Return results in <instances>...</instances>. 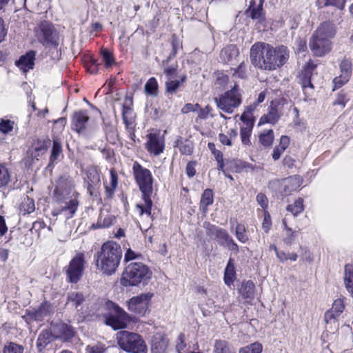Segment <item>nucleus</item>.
<instances>
[{
    "mask_svg": "<svg viewBox=\"0 0 353 353\" xmlns=\"http://www.w3.org/2000/svg\"><path fill=\"white\" fill-rule=\"evenodd\" d=\"M263 1L260 0V3L257 6H255L252 2H250V5L246 10L248 16L250 17L252 19H258L259 21L264 20L263 14Z\"/></svg>",
    "mask_w": 353,
    "mask_h": 353,
    "instance_id": "obj_28",
    "label": "nucleus"
},
{
    "mask_svg": "<svg viewBox=\"0 0 353 353\" xmlns=\"http://www.w3.org/2000/svg\"><path fill=\"white\" fill-rule=\"evenodd\" d=\"M236 277L235 268L234 265V261L232 259H230L227 266L225 269L224 272V281L225 283L230 286L232 283H233Z\"/></svg>",
    "mask_w": 353,
    "mask_h": 353,
    "instance_id": "obj_32",
    "label": "nucleus"
},
{
    "mask_svg": "<svg viewBox=\"0 0 353 353\" xmlns=\"http://www.w3.org/2000/svg\"><path fill=\"white\" fill-rule=\"evenodd\" d=\"M316 68V65L312 62H308L304 67L300 77V83H301L302 88L305 93L307 92V89L313 90L314 86L311 83V77L314 70Z\"/></svg>",
    "mask_w": 353,
    "mask_h": 353,
    "instance_id": "obj_16",
    "label": "nucleus"
},
{
    "mask_svg": "<svg viewBox=\"0 0 353 353\" xmlns=\"http://www.w3.org/2000/svg\"><path fill=\"white\" fill-rule=\"evenodd\" d=\"M115 217L108 213L101 212L97 223V228H108L111 226Z\"/></svg>",
    "mask_w": 353,
    "mask_h": 353,
    "instance_id": "obj_36",
    "label": "nucleus"
},
{
    "mask_svg": "<svg viewBox=\"0 0 353 353\" xmlns=\"http://www.w3.org/2000/svg\"><path fill=\"white\" fill-rule=\"evenodd\" d=\"M14 121L1 119L0 120V132L4 134H9L14 128Z\"/></svg>",
    "mask_w": 353,
    "mask_h": 353,
    "instance_id": "obj_48",
    "label": "nucleus"
},
{
    "mask_svg": "<svg viewBox=\"0 0 353 353\" xmlns=\"http://www.w3.org/2000/svg\"><path fill=\"white\" fill-rule=\"evenodd\" d=\"M251 63L261 70H274L283 66L289 59L287 47L274 48L269 43L256 42L250 50Z\"/></svg>",
    "mask_w": 353,
    "mask_h": 353,
    "instance_id": "obj_1",
    "label": "nucleus"
},
{
    "mask_svg": "<svg viewBox=\"0 0 353 353\" xmlns=\"http://www.w3.org/2000/svg\"><path fill=\"white\" fill-rule=\"evenodd\" d=\"M145 147L150 153L156 156L159 155L165 148L164 139L159 134L150 133L148 135Z\"/></svg>",
    "mask_w": 353,
    "mask_h": 353,
    "instance_id": "obj_14",
    "label": "nucleus"
},
{
    "mask_svg": "<svg viewBox=\"0 0 353 353\" xmlns=\"http://www.w3.org/2000/svg\"><path fill=\"white\" fill-rule=\"evenodd\" d=\"M52 340V334L49 330H43L38 336L37 347L41 352Z\"/></svg>",
    "mask_w": 353,
    "mask_h": 353,
    "instance_id": "obj_31",
    "label": "nucleus"
},
{
    "mask_svg": "<svg viewBox=\"0 0 353 353\" xmlns=\"http://www.w3.org/2000/svg\"><path fill=\"white\" fill-rule=\"evenodd\" d=\"M266 97V90H263L261 92L259 93L258 95V97L252 104H250L246 108V111L243 112L241 116V120L243 121H245V119H248V113H251L252 111H254L256 108V107L261 103H262Z\"/></svg>",
    "mask_w": 353,
    "mask_h": 353,
    "instance_id": "obj_37",
    "label": "nucleus"
},
{
    "mask_svg": "<svg viewBox=\"0 0 353 353\" xmlns=\"http://www.w3.org/2000/svg\"><path fill=\"white\" fill-rule=\"evenodd\" d=\"M177 65H170L164 68L163 72L166 75L167 79L170 80L176 76Z\"/></svg>",
    "mask_w": 353,
    "mask_h": 353,
    "instance_id": "obj_55",
    "label": "nucleus"
},
{
    "mask_svg": "<svg viewBox=\"0 0 353 353\" xmlns=\"http://www.w3.org/2000/svg\"><path fill=\"white\" fill-rule=\"evenodd\" d=\"M57 329L60 334V337L65 341L70 340L74 335V328L66 323H59L57 325Z\"/></svg>",
    "mask_w": 353,
    "mask_h": 353,
    "instance_id": "obj_34",
    "label": "nucleus"
},
{
    "mask_svg": "<svg viewBox=\"0 0 353 353\" xmlns=\"http://www.w3.org/2000/svg\"><path fill=\"white\" fill-rule=\"evenodd\" d=\"M314 33L321 36L323 38H325L330 41V39L333 38L336 34L335 26L332 23L326 21L322 23L314 32Z\"/></svg>",
    "mask_w": 353,
    "mask_h": 353,
    "instance_id": "obj_23",
    "label": "nucleus"
},
{
    "mask_svg": "<svg viewBox=\"0 0 353 353\" xmlns=\"http://www.w3.org/2000/svg\"><path fill=\"white\" fill-rule=\"evenodd\" d=\"M153 294H141L130 299L128 301V310L140 316H145L149 311V305Z\"/></svg>",
    "mask_w": 353,
    "mask_h": 353,
    "instance_id": "obj_10",
    "label": "nucleus"
},
{
    "mask_svg": "<svg viewBox=\"0 0 353 353\" xmlns=\"http://www.w3.org/2000/svg\"><path fill=\"white\" fill-rule=\"evenodd\" d=\"M132 104L131 99L126 98L124 103L122 105V117L123 122L128 130L132 129L133 117H132V109L130 105Z\"/></svg>",
    "mask_w": 353,
    "mask_h": 353,
    "instance_id": "obj_21",
    "label": "nucleus"
},
{
    "mask_svg": "<svg viewBox=\"0 0 353 353\" xmlns=\"http://www.w3.org/2000/svg\"><path fill=\"white\" fill-rule=\"evenodd\" d=\"M144 89L147 94L157 96L158 94V83L156 79L154 77L150 78L146 82Z\"/></svg>",
    "mask_w": 353,
    "mask_h": 353,
    "instance_id": "obj_40",
    "label": "nucleus"
},
{
    "mask_svg": "<svg viewBox=\"0 0 353 353\" xmlns=\"http://www.w3.org/2000/svg\"><path fill=\"white\" fill-rule=\"evenodd\" d=\"M213 353H234L225 341H216Z\"/></svg>",
    "mask_w": 353,
    "mask_h": 353,
    "instance_id": "obj_43",
    "label": "nucleus"
},
{
    "mask_svg": "<svg viewBox=\"0 0 353 353\" xmlns=\"http://www.w3.org/2000/svg\"><path fill=\"white\" fill-rule=\"evenodd\" d=\"M274 141L273 130H269L260 136V141L264 146H270Z\"/></svg>",
    "mask_w": 353,
    "mask_h": 353,
    "instance_id": "obj_49",
    "label": "nucleus"
},
{
    "mask_svg": "<svg viewBox=\"0 0 353 353\" xmlns=\"http://www.w3.org/2000/svg\"><path fill=\"white\" fill-rule=\"evenodd\" d=\"M79 206V201L76 198H73L68 201V202L65 203L64 205L61 206L60 208H58L57 209H54L52 214L54 216H57L59 214H61L63 212H67V217L68 218H72L74 214L76 213V211Z\"/></svg>",
    "mask_w": 353,
    "mask_h": 353,
    "instance_id": "obj_18",
    "label": "nucleus"
},
{
    "mask_svg": "<svg viewBox=\"0 0 353 353\" xmlns=\"http://www.w3.org/2000/svg\"><path fill=\"white\" fill-rule=\"evenodd\" d=\"M152 272L148 267L141 262H132L125 269L121 283L124 286H135L145 283L150 279Z\"/></svg>",
    "mask_w": 353,
    "mask_h": 353,
    "instance_id": "obj_4",
    "label": "nucleus"
},
{
    "mask_svg": "<svg viewBox=\"0 0 353 353\" xmlns=\"http://www.w3.org/2000/svg\"><path fill=\"white\" fill-rule=\"evenodd\" d=\"M85 301V296L81 292H72L68 294V303H70L77 310L82 309V305Z\"/></svg>",
    "mask_w": 353,
    "mask_h": 353,
    "instance_id": "obj_25",
    "label": "nucleus"
},
{
    "mask_svg": "<svg viewBox=\"0 0 353 353\" xmlns=\"http://www.w3.org/2000/svg\"><path fill=\"white\" fill-rule=\"evenodd\" d=\"M168 345V340L160 334L154 335L152 340V353H165Z\"/></svg>",
    "mask_w": 353,
    "mask_h": 353,
    "instance_id": "obj_19",
    "label": "nucleus"
},
{
    "mask_svg": "<svg viewBox=\"0 0 353 353\" xmlns=\"http://www.w3.org/2000/svg\"><path fill=\"white\" fill-rule=\"evenodd\" d=\"M103 61L105 62L107 68L111 66L114 63V60L112 54L107 50H103L101 51Z\"/></svg>",
    "mask_w": 353,
    "mask_h": 353,
    "instance_id": "obj_53",
    "label": "nucleus"
},
{
    "mask_svg": "<svg viewBox=\"0 0 353 353\" xmlns=\"http://www.w3.org/2000/svg\"><path fill=\"white\" fill-rule=\"evenodd\" d=\"M350 78L343 77V74H340L339 77H336L333 80L334 88L333 90L338 89L346 83L349 81Z\"/></svg>",
    "mask_w": 353,
    "mask_h": 353,
    "instance_id": "obj_57",
    "label": "nucleus"
},
{
    "mask_svg": "<svg viewBox=\"0 0 353 353\" xmlns=\"http://www.w3.org/2000/svg\"><path fill=\"white\" fill-rule=\"evenodd\" d=\"M237 137V132L235 130H230L227 134L220 133L219 139L223 145L231 146L232 141Z\"/></svg>",
    "mask_w": 353,
    "mask_h": 353,
    "instance_id": "obj_38",
    "label": "nucleus"
},
{
    "mask_svg": "<svg viewBox=\"0 0 353 353\" xmlns=\"http://www.w3.org/2000/svg\"><path fill=\"white\" fill-rule=\"evenodd\" d=\"M281 116L277 106H270L268 114L261 117L259 124L271 123L275 124Z\"/></svg>",
    "mask_w": 353,
    "mask_h": 353,
    "instance_id": "obj_24",
    "label": "nucleus"
},
{
    "mask_svg": "<svg viewBox=\"0 0 353 353\" xmlns=\"http://www.w3.org/2000/svg\"><path fill=\"white\" fill-rule=\"evenodd\" d=\"M296 232L293 231L292 228H288V231L285 233V237L284 238V242L288 245L292 244L294 239L296 238Z\"/></svg>",
    "mask_w": 353,
    "mask_h": 353,
    "instance_id": "obj_56",
    "label": "nucleus"
},
{
    "mask_svg": "<svg viewBox=\"0 0 353 353\" xmlns=\"http://www.w3.org/2000/svg\"><path fill=\"white\" fill-rule=\"evenodd\" d=\"M239 54V50L234 45H230L224 48L220 53V58L224 63L229 62L236 58Z\"/></svg>",
    "mask_w": 353,
    "mask_h": 353,
    "instance_id": "obj_27",
    "label": "nucleus"
},
{
    "mask_svg": "<svg viewBox=\"0 0 353 353\" xmlns=\"http://www.w3.org/2000/svg\"><path fill=\"white\" fill-rule=\"evenodd\" d=\"M119 347L129 353H146L147 346L142 337L134 332L121 330L117 334Z\"/></svg>",
    "mask_w": 353,
    "mask_h": 353,
    "instance_id": "obj_5",
    "label": "nucleus"
},
{
    "mask_svg": "<svg viewBox=\"0 0 353 353\" xmlns=\"http://www.w3.org/2000/svg\"><path fill=\"white\" fill-rule=\"evenodd\" d=\"M209 150L212 152V153L214 154L216 160L221 159V157H223V154L220 150H218L216 149L215 144L213 143H209L208 145Z\"/></svg>",
    "mask_w": 353,
    "mask_h": 353,
    "instance_id": "obj_63",
    "label": "nucleus"
},
{
    "mask_svg": "<svg viewBox=\"0 0 353 353\" xmlns=\"http://www.w3.org/2000/svg\"><path fill=\"white\" fill-rule=\"evenodd\" d=\"M84 266V256L83 254H78L71 260L66 270L68 279L71 283H77L83 275Z\"/></svg>",
    "mask_w": 353,
    "mask_h": 353,
    "instance_id": "obj_11",
    "label": "nucleus"
},
{
    "mask_svg": "<svg viewBox=\"0 0 353 353\" xmlns=\"http://www.w3.org/2000/svg\"><path fill=\"white\" fill-rule=\"evenodd\" d=\"M62 152V148L61 143L57 140L54 139L53 141V146L51 152V155L50 158V161L51 163L55 161L60 156Z\"/></svg>",
    "mask_w": 353,
    "mask_h": 353,
    "instance_id": "obj_46",
    "label": "nucleus"
},
{
    "mask_svg": "<svg viewBox=\"0 0 353 353\" xmlns=\"http://www.w3.org/2000/svg\"><path fill=\"white\" fill-rule=\"evenodd\" d=\"M121 258V246L115 242L108 241L103 244L98 252L97 266L103 273L112 275L119 268Z\"/></svg>",
    "mask_w": 353,
    "mask_h": 353,
    "instance_id": "obj_3",
    "label": "nucleus"
},
{
    "mask_svg": "<svg viewBox=\"0 0 353 353\" xmlns=\"http://www.w3.org/2000/svg\"><path fill=\"white\" fill-rule=\"evenodd\" d=\"M133 173L136 181L143 194V204H137L136 208L139 215L144 214L152 221L151 210L152 201L150 196L152 193L153 178L150 171L144 168L138 162L135 161L132 166Z\"/></svg>",
    "mask_w": 353,
    "mask_h": 353,
    "instance_id": "obj_2",
    "label": "nucleus"
},
{
    "mask_svg": "<svg viewBox=\"0 0 353 353\" xmlns=\"http://www.w3.org/2000/svg\"><path fill=\"white\" fill-rule=\"evenodd\" d=\"M23 347L21 345L10 342L5 345L3 353H23Z\"/></svg>",
    "mask_w": 353,
    "mask_h": 353,
    "instance_id": "obj_47",
    "label": "nucleus"
},
{
    "mask_svg": "<svg viewBox=\"0 0 353 353\" xmlns=\"http://www.w3.org/2000/svg\"><path fill=\"white\" fill-rule=\"evenodd\" d=\"M309 46L315 56L322 57L331 50L332 43L330 40L314 33L310 38Z\"/></svg>",
    "mask_w": 353,
    "mask_h": 353,
    "instance_id": "obj_12",
    "label": "nucleus"
},
{
    "mask_svg": "<svg viewBox=\"0 0 353 353\" xmlns=\"http://www.w3.org/2000/svg\"><path fill=\"white\" fill-rule=\"evenodd\" d=\"M352 64L351 61L347 59H344L340 63L341 74L343 75V77L350 78L352 75Z\"/></svg>",
    "mask_w": 353,
    "mask_h": 353,
    "instance_id": "obj_42",
    "label": "nucleus"
},
{
    "mask_svg": "<svg viewBox=\"0 0 353 353\" xmlns=\"http://www.w3.org/2000/svg\"><path fill=\"white\" fill-rule=\"evenodd\" d=\"M213 201L214 198L212 190L211 189L205 190L201 195V199L200 201V210L205 214L208 211V207L212 205Z\"/></svg>",
    "mask_w": 353,
    "mask_h": 353,
    "instance_id": "obj_30",
    "label": "nucleus"
},
{
    "mask_svg": "<svg viewBox=\"0 0 353 353\" xmlns=\"http://www.w3.org/2000/svg\"><path fill=\"white\" fill-rule=\"evenodd\" d=\"M74 188V181L70 176L66 175L60 176L56 181L52 191V200L58 204H65L68 199H77L79 194Z\"/></svg>",
    "mask_w": 353,
    "mask_h": 353,
    "instance_id": "obj_6",
    "label": "nucleus"
},
{
    "mask_svg": "<svg viewBox=\"0 0 353 353\" xmlns=\"http://www.w3.org/2000/svg\"><path fill=\"white\" fill-rule=\"evenodd\" d=\"M287 210L291 212L294 216H297L303 211V199L299 198L293 204L287 206Z\"/></svg>",
    "mask_w": 353,
    "mask_h": 353,
    "instance_id": "obj_41",
    "label": "nucleus"
},
{
    "mask_svg": "<svg viewBox=\"0 0 353 353\" xmlns=\"http://www.w3.org/2000/svg\"><path fill=\"white\" fill-rule=\"evenodd\" d=\"M108 305L112 307V313L105 319V323L114 330L125 328L132 321V318L121 307L110 302Z\"/></svg>",
    "mask_w": 353,
    "mask_h": 353,
    "instance_id": "obj_9",
    "label": "nucleus"
},
{
    "mask_svg": "<svg viewBox=\"0 0 353 353\" xmlns=\"http://www.w3.org/2000/svg\"><path fill=\"white\" fill-rule=\"evenodd\" d=\"M254 284L251 281L243 282L239 290L240 294L245 299H252L254 296Z\"/></svg>",
    "mask_w": 353,
    "mask_h": 353,
    "instance_id": "obj_35",
    "label": "nucleus"
},
{
    "mask_svg": "<svg viewBox=\"0 0 353 353\" xmlns=\"http://www.w3.org/2000/svg\"><path fill=\"white\" fill-rule=\"evenodd\" d=\"M86 174L85 183L88 185L87 189L89 194L93 195L94 190L100 185V175L98 170L94 167L88 168Z\"/></svg>",
    "mask_w": 353,
    "mask_h": 353,
    "instance_id": "obj_17",
    "label": "nucleus"
},
{
    "mask_svg": "<svg viewBox=\"0 0 353 353\" xmlns=\"http://www.w3.org/2000/svg\"><path fill=\"white\" fill-rule=\"evenodd\" d=\"M11 175L8 169L0 163V188H6L10 182Z\"/></svg>",
    "mask_w": 353,
    "mask_h": 353,
    "instance_id": "obj_39",
    "label": "nucleus"
},
{
    "mask_svg": "<svg viewBox=\"0 0 353 353\" xmlns=\"http://www.w3.org/2000/svg\"><path fill=\"white\" fill-rule=\"evenodd\" d=\"M35 36L38 41L45 48L57 49L59 43V35L52 23L43 21L35 28Z\"/></svg>",
    "mask_w": 353,
    "mask_h": 353,
    "instance_id": "obj_7",
    "label": "nucleus"
},
{
    "mask_svg": "<svg viewBox=\"0 0 353 353\" xmlns=\"http://www.w3.org/2000/svg\"><path fill=\"white\" fill-rule=\"evenodd\" d=\"M236 239L241 243H245L248 241V236L245 234V227L241 224H237L235 230Z\"/></svg>",
    "mask_w": 353,
    "mask_h": 353,
    "instance_id": "obj_50",
    "label": "nucleus"
},
{
    "mask_svg": "<svg viewBox=\"0 0 353 353\" xmlns=\"http://www.w3.org/2000/svg\"><path fill=\"white\" fill-rule=\"evenodd\" d=\"M232 240V236L228 234L227 230L223 234L220 239L218 240L220 245L226 247V245Z\"/></svg>",
    "mask_w": 353,
    "mask_h": 353,
    "instance_id": "obj_59",
    "label": "nucleus"
},
{
    "mask_svg": "<svg viewBox=\"0 0 353 353\" xmlns=\"http://www.w3.org/2000/svg\"><path fill=\"white\" fill-rule=\"evenodd\" d=\"M199 108H200V105L199 103H196V104L187 103L182 108L181 112L183 114H188L190 112L197 111Z\"/></svg>",
    "mask_w": 353,
    "mask_h": 353,
    "instance_id": "obj_58",
    "label": "nucleus"
},
{
    "mask_svg": "<svg viewBox=\"0 0 353 353\" xmlns=\"http://www.w3.org/2000/svg\"><path fill=\"white\" fill-rule=\"evenodd\" d=\"M35 55L34 51H30L26 54L21 56L16 62V65L23 72H27L33 68Z\"/></svg>",
    "mask_w": 353,
    "mask_h": 353,
    "instance_id": "obj_20",
    "label": "nucleus"
},
{
    "mask_svg": "<svg viewBox=\"0 0 353 353\" xmlns=\"http://www.w3.org/2000/svg\"><path fill=\"white\" fill-rule=\"evenodd\" d=\"M87 350L89 353H103L105 348L103 345H96L93 346H88Z\"/></svg>",
    "mask_w": 353,
    "mask_h": 353,
    "instance_id": "obj_64",
    "label": "nucleus"
},
{
    "mask_svg": "<svg viewBox=\"0 0 353 353\" xmlns=\"http://www.w3.org/2000/svg\"><path fill=\"white\" fill-rule=\"evenodd\" d=\"M179 46V41L175 37H173L172 40V52L170 54V56L167 58L165 61H163V63L165 62L168 63L170 59H172L176 56Z\"/></svg>",
    "mask_w": 353,
    "mask_h": 353,
    "instance_id": "obj_54",
    "label": "nucleus"
},
{
    "mask_svg": "<svg viewBox=\"0 0 353 353\" xmlns=\"http://www.w3.org/2000/svg\"><path fill=\"white\" fill-rule=\"evenodd\" d=\"M320 3L324 6H333L341 10L343 9L345 0H319Z\"/></svg>",
    "mask_w": 353,
    "mask_h": 353,
    "instance_id": "obj_52",
    "label": "nucleus"
},
{
    "mask_svg": "<svg viewBox=\"0 0 353 353\" xmlns=\"http://www.w3.org/2000/svg\"><path fill=\"white\" fill-rule=\"evenodd\" d=\"M245 121H248V126L245 128H241V141H242L243 144L250 145V137L251 135L252 126L250 125V121L249 120L248 117Z\"/></svg>",
    "mask_w": 353,
    "mask_h": 353,
    "instance_id": "obj_44",
    "label": "nucleus"
},
{
    "mask_svg": "<svg viewBox=\"0 0 353 353\" xmlns=\"http://www.w3.org/2000/svg\"><path fill=\"white\" fill-rule=\"evenodd\" d=\"M345 309L343 301L341 299L335 300L332 307L325 312L324 314V320L327 324H333L334 328L337 330L339 324L338 318L343 313Z\"/></svg>",
    "mask_w": 353,
    "mask_h": 353,
    "instance_id": "obj_13",
    "label": "nucleus"
},
{
    "mask_svg": "<svg viewBox=\"0 0 353 353\" xmlns=\"http://www.w3.org/2000/svg\"><path fill=\"white\" fill-rule=\"evenodd\" d=\"M50 145V140L44 141L43 143H37V145L34 148L36 152H40L41 153L45 152L49 145Z\"/></svg>",
    "mask_w": 353,
    "mask_h": 353,
    "instance_id": "obj_61",
    "label": "nucleus"
},
{
    "mask_svg": "<svg viewBox=\"0 0 353 353\" xmlns=\"http://www.w3.org/2000/svg\"><path fill=\"white\" fill-rule=\"evenodd\" d=\"M88 120L89 117L85 110L75 112L72 117V129L78 133H81L84 131Z\"/></svg>",
    "mask_w": 353,
    "mask_h": 353,
    "instance_id": "obj_15",
    "label": "nucleus"
},
{
    "mask_svg": "<svg viewBox=\"0 0 353 353\" xmlns=\"http://www.w3.org/2000/svg\"><path fill=\"white\" fill-rule=\"evenodd\" d=\"M198 110L199 118L201 119H205L208 117V114L211 112L212 108L210 107L209 105H207L204 108H199Z\"/></svg>",
    "mask_w": 353,
    "mask_h": 353,
    "instance_id": "obj_60",
    "label": "nucleus"
},
{
    "mask_svg": "<svg viewBox=\"0 0 353 353\" xmlns=\"http://www.w3.org/2000/svg\"><path fill=\"white\" fill-rule=\"evenodd\" d=\"M252 353H261L263 350L262 344L259 342H254L248 345Z\"/></svg>",
    "mask_w": 353,
    "mask_h": 353,
    "instance_id": "obj_62",
    "label": "nucleus"
},
{
    "mask_svg": "<svg viewBox=\"0 0 353 353\" xmlns=\"http://www.w3.org/2000/svg\"><path fill=\"white\" fill-rule=\"evenodd\" d=\"M217 108L226 113L231 114L241 103V94L238 86H234L219 97L214 99Z\"/></svg>",
    "mask_w": 353,
    "mask_h": 353,
    "instance_id": "obj_8",
    "label": "nucleus"
},
{
    "mask_svg": "<svg viewBox=\"0 0 353 353\" xmlns=\"http://www.w3.org/2000/svg\"><path fill=\"white\" fill-rule=\"evenodd\" d=\"M284 192L290 193L296 190L301 185V180L299 176H292L283 180Z\"/></svg>",
    "mask_w": 353,
    "mask_h": 353,
    "instance_id": "obj_29",
    "label": "nucleus"
},
{
    "mask_svg": "<svg viewBox=\"0 0 353 353\" xmlns=\"http://www.w3.org/2000/svg\"><path fill=\"white\" fill-rule=\"evenodd\" d=\"M20 213L23 215L30 214L35 210L34 201L29 196H25L19 207Z\"/></svg>",
    "mask_w": 353,
    "mask_h": 353,
    "instance_id": "obj_33",
    "label": "nucleus"
},
{
    "mask_svg": "<svg viewBox=\"0 0 353 353\" xmlns=\"http://www.w3.org/2000/svg\"><path fill=\"white\" fill-rule=\"evenodd\" d=\"M180 85V81L175 80L173 81L172 79L168 80L165 82V90L168 92L170 94H174L176 92Z\"/></svg>",
    "mask_w": 353,
    "mask_h": 353,
    "instance_id": "obj_51",
    "label": "nucleus"
},
{
    "mask_svg": "<svg viewBox=\"0 0 353 353\" xmlns=\"http://www.w3.org/2000/svg\"><path fill=\"white\" fill-rule=\"evenodd\" d=\"M53 312L52 305L47 302H45L37 308L35 309L31 314V317L35 321H41L44 318L50 315Z\"/></svg>",
    "mask_w": 353,
    "mask_h": 353,
    "instance_id": "obj_22",
    "label": "nucleus"
},
{
    "mask_svg": "<svg viewBox=\"0 0 353 353\" xmlns=\"http://www.w3.org/2000/svg\"><path fill=\"white\" fill-rule=\"evenodd\" d=\"M344 283L346 288H350L353 285V266L346 265L345 266Z\"/></svg>",
    "mask_w": 353,
    "mask_h": 353,
    "instance_id": "obj_45",
    "label": "nucleus"
},
{
    "mask_svg": "<svg viewBox=\"0 0 353 353\" xmlns=\"http://www.w3.org/2000/svg\"><path fill=\"white\" fill-rule=\"evenodd\" d=\"M203 228L205 229L206 234L211 239H220L226 230L212 225L209 222L203 223Z\"/></svg>",
    "mask_w": 353,
    "mask_h": 353,
    "instance_id": "obj_26",
    "label": "nucleus"
}]
</instances>
